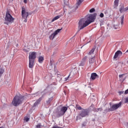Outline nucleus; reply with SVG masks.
<instances>
[{
	"label": "nucleus",
	"instance_id": "1",
	"mask_svg": "<svg viewBox=\"0 0 128 128\" xmlns=\"http://www.w3.org/2000/svg\"><path fill=\"white\" fill-rule=\"evenodd\" d=\"M24 100V96H15L12 101V104L14 106H18L21 104H22V102Z\"/></svg>",
	"mask_w": 128,
	"mask_h": 128
},
{
	"label": "nucleus",
	"instance_id": "2",
	"mask_svg": "<svg viewBox=\"0 0 128 128\" xmlns=\"http://www.w3.org/2000/svg\"><path fill=\"white\" fill-rule=\"evenodd\" d=\"M36 58V52H34L29 54V68H32L34 64V60Z\"/></svg>",
	"mask_w": 128,
	"mask_h": 128
},
{
	"label": "nucleus",
	"instance_id": "3",
	"mask_svg": "<svg viewBox=\"0 0 128 128\" xmlns=\"http://www.w3.org/2000/svg\"><path fill=\"white\" fill-rule=\"evenodd\" d=\"M14 18L12 17L10 12H6L5 17V24L8 26L9 24H12V22H14Z\"/></svg>",
	"mask_w": 128,
	"mask_h": 128
},
{
	"label": "nucleus",
	"instance_id": "4",
	"mask_svg": "<svg viewBox=\"0 0 128 128\" xmlns=\"http://www.w3.org/2000/svg\"><path fill=\"white\" fill-rule=\"evenodd\" d=\"M96 14L90 15L87 18V20L85 21L84 27L88 26V24H92V22H94V20H96Z\"/></svg>",
	"mask_w": 128,
	"mask_h": 128
},
{
	"label": "nucleus",
	"instance_id": "5",
	"mask_svg": "<svg viewBox=\"0 0 128 128\" xmlns=\"http://www.w3.org/2000/svg\"><path fill=\"white\" fill-rule=\"evenodd\" d=\"M90 114V111L88 109H82L81 112H80L79 115L76 116V120H80L81 118H86V116H88Z\"/></svg>",
	"mask_w": 128,
	"mask_h": 128
},
{
	"label": "nucleus",
	"instance_id": "6",
	"mask_svg": "<svg viewBox=\"0 0 128 128\" xmlns=\"http://www.w3.org/2000/svg\"><path fill=\"white\" fill-rule=\"evenodd\" d=\"M67 110L68 107L62 106V108H61L60 110H58V111L56 112V115L57 118H60L62 116H64V114H66Z\"/></svg>",
	"mask_w": 128,
	"mask_h": 128
},
{
	"label": "nucleus",
	"instance_id": "7",
	"mask_svg": "<svg viewBox=\"0 0 128 128\" xmlns=\"http://www.w3.org/2000/svg\"><path fill=\"white\" fill-rule=\"evenodd\" d=\"M122 106V102H120L118 104H116L112 105L110 108L109 109L110 112H113L114 110H118L120 106Z\"/></svg>",
	"mask_w": 128,
	"mask_h": 128
},
{
	"label": "nucleus",
	"instance_id": "8",
	"mask_svg": "<svg viewBox=\"0 0 128 128\" xmlns=\"http://www.w3.org/2000/svg\"><path fill=\"white\" fill-rule=\"evenodd\" d=\"M61 30H62V28L58 29L54 33H52V34H50L49 36L50 40H54V38H56V34H58V32H60Z\"/></svg>",
	"mask_w": 128,
	"mask_h": 128
},
{
	"label": "nucleus",
	"instance_id": "9",
	"mask_svg": "<svg viewBox=\"0 0 128 128\" xmlns=\"http://www.w3.org/2000/svg\"><path fill=\"white\" fill-rule=\"evenodd\" d=\"M78 24L80 30H82V28H84L86 27L84 26V24H86V22H84V19L80 20L78 22Z\"/></svg>",
	"mask_w": 128,
	"mask_h": 128
},
{
	"label": "nucleus",
	"instance_id": "10",
	"mask_svg": "<svg viewBox=\"0 0 128 128\" xmlns=\"http://www.w3.org/2000/svg\"><path fill=\"white\" fill-rule=\"evenodd\" d=\"M22 18H27L28 16V12H26V10L24 8H22Z\"/></svg>",
	"mask_w": 128,
	"mask_h": 128
},
{
	"label": "nucleus",
	"instance_id": "11",
	"mask_svg": "<svg viewBox=\"0 0 128 128\" xmlns=\"http://www.w3.org/2000/svg\"><path fill=\"white\" fill-rule=\"evenodd\" d=\"M122 56V52L120 50H118L116 52L113 58L114 60L118 58H120Z\"/></svg>",
	"mask_w": 128,
	"mask_h": 128
},
{
	"label": "nucleus",
	"instance_id": "12",
	"mask_svg": "<svg viewBox=\"0 0 128 128\" xmlns=\"http://www.w3.org/2000/svg\"><path fill=\"white\" fill-rule=\"evenodd\" d=\"M96 56H94L93 57L89 58L88 62L90 66H92L96 62Z\"/></svg>",
	"mask_w": 128,
	"mask_h": 128
},
{
	"label": "nucleus",
	"instance_id": "13",
	"mask_svg": "<svg viewBox=\"0 0 128 128\" xmlns=\"http://www.w3.org/2000/svg\"><path fill=\"white\" fill-rule=\"evenodd\" d=\"M86 60H88V56H85L83 58L81 62L80 63V66H84L86 64Z\"/></svg>",
	"mask_w": 128,
	"mask_h": 128
},
{
	"label": "nucleus",
	"instance_id": "14",
	"mask_svg": "<svg viewBox=\"0 0 128 128\" xmlns=\"http://www.w3.org/2000/svg\"><path fill=\"white\" fill-rule=\"evenodd\" d=\"M46 96V94H43L42 96V97L40 98L38 100H36L35 103L34 104V106H36L40 102H42V98Z\"/></svg>",
	"mask_w": 128,
	"mask_h": 128
},
{
	"label": "nucleus",
	"instance_id": "15",
	"mask_svg": "<svg viewBox=\"0 0 128 128\" xmlns=\"http://www.w3.org/2000/svg\"><path fill=\"white\" fill-rule=\"evenodd\" d=\"M96 78H98V76L96 74V73H92L90 78V80H96Z\"/></svg>",
	"mask_w": 128,
	"mask_h": 128
},
{
	"label": "nucleus",
	"instance_id": "16",
	"mask_svg": "<svg viewBox=\"0 0 128 128\" xmlns=\"http://www.w3.org/2000/svg\"><path fill=\"white\" fill-rule=\"evenodd\" d=\"M120 0H115L114 2V8H116L118 6V2Z\"/></svg>",
	"mask_w": 128,
	"mask_h": 128
},
{
	"label": "nucleus",
	"instance_id": "17",
	"mask_svg": "<svg viewBox=\"0 0 128 128\" xmlns=\"http://www.w3.org/2000/svg\"><path fill=\"white\" fill-rule=\"evenodd\" d=\"M44 56H40L38 58V62H40V64H42V62H44Z\"/></svg>",
	"mask_w": 128,
	"mask_h": 128
},
{
	"label": "nucleus",
	"instance_id": "18",
	"mask_svg": "<svg viewBox=\"0 0 128 128\" xmlns=\"http://www.w3.org/2000/svg\"><path fill=\"white\" fill-rule=\"evenodd\" d=\"M119 10L121 13L124 12V5H120Z\"/></svg>",
	"mask_w": 128,
	"mask_h": 128
},
{
	"label": "nucleus",
	"instance_id": "19",
	"mask_svg": "<svg viewBox=\"0 0 128 128\" xmlns=\"http://www.w3.org/2000/svg\"><path fill=\"white\" fill-rule=\"evenodd\" d=\"M52 100H54V98L52 96L49 98L48 100L46 101V104H50V102H52Z\"/></svg>",
	"mask_w": 128,
	"mask_h": 128
},
{
	"label": "nucleus",
	"instance_id": "20",
	"mask_svg": "<svg viewBox=\"0 0 128 128\" xmlns=\"http://www.w3.org/2000/svg\"><path fill=\"white\" fill-rule=\"evenodd\" d=\"M96 48H92L91 50L88 52V56H92L94 54V50Z\"/></svg>",
	"mask_w": 128,
	"mask_h": 128
},
{
	"label": "nucleus",
	"instance_id": "21",
	"mask_svg": "<svg viewBox=\"0 0 128 128\" xmlns=\"http://www.w3.org/2000/svg\"><path fill=\"white\" fill-rule=\"evenodd\" d=\"M60 15L59 16H55L52 20V22H54V20H58V18H60Z\"/></svg>",
	"mask_w": 128,
	"mask_h": 128
},
{
	"label": "nucleus",
	"instance_id": "22",
	"mask_svg": "<svg viewBox=\"0 0 128 128\" xmlns=\"http://www.w3.org/2000/svg\"><path fill=\"white\" fill-rule=\"evenodd\" d=\"M4 72V69L0 67V78L2 76Z\"/></svg>",
	"mask_w": 128,
	"mask_h": 128
},
{
	"label": "nucleus",
	"instance_id": "23",
	"mask_svg": "<svg viewBox=\"0 0 128 128\" xmlns=\"http://www.w3.org/2000/svg\"><path fill=\"white\" fill-rule=\"evenodd\" d=\"M84 0H77V2L76 3V6H80V4H82V2H84Z\"/></svg>",
	"mask_w": 128,
	"mask_h": 128
},
{
	"label": "nucleus",
	"instance_id": "24",
	"mask_svg": "<svg viewBox=\"0 0 128 128\" xmlns=\"http://www.w3.org/2000/svg\"><path fill=\"white\" fill-rule=\"evenodd\" d=\"M86 122H83L82 124V128H86Z\"/></svg>",
	"mask_w": 128,
	"mask_h": 128
},
{
	"label": "nucleus",
	"instance_id": "25",
	"mask_svg": "<svg viewBox=\"0 0 128 128\" xmlns=\"http://www.w3.org/2000/svg\"><path fill=\"white\" fill-rule=\"evenodd\" d=\"M76 108H78L79 110H82V107L80 105L76 104Z\"/></svg>",
	"mask_w": 128,
	"mask_h": 128
},
{
	"label": "nucleus",
	"instance_id": "26",
	"mask_svg": "<svg viewBox=\"0 0 128 128\" xmlns=\"http://www.w3.org/2000/svg\"><path fill=\"white\" fill-rule=\"evenodd\" d=\"M24 120L25 122H28V120H30V118L26 116V117L24 118Z\"/></svg>",
	"mask_w": 128,
	"mask_h": 128
},
{
	"label": "nucleus",
	"instance_id": "27",
	"mask_svg": "<svg viewBox=\"0 0 128 128\" xmlns=\"http://www.w3.org/2000/svg\"><path fill=\"white\" fill-rule=\"evenodd\" d=\"M96 12V10L94 8H92L90 10V12Z\"/></svg>",
	"mask_w": 128,
	"mask_h": 128
},
{
	"label": "nucleus",
	"instance_id": "28",
	"mask_svg": "<svg viewBox=\"0 0 128 128\" xmlns=\"http://www.w3.org/2000/svg\"><path fill=\"white\" fill-rule=\"evenodd\" d=\"M124 16H122L121 17V24H124Z\"/></svg>",
	"mask_w": 128,
	"mask_h": 128
},
{
	"label": "nucleus",
	"instance_id": "29",
	"mask_svg": "<svg viewBox=\"0 0 128 128\" xmlns=\"http://www.w3.org/2000/svg\"><path fill=\"white\" fill-rule=\"evenodd\" d=\"M124 74H120L119 75V78L120 80H122V78H124Z\"/></svg>",
	"mask_w": 128,
	"mask_h": 128
},
{
	"label": "nucleus",
	"instance_id": "30",
	"mask_svg": "<svg viewBox=\"0 0 128 128\" xmlns=\"http://www.w3.org/2000/svg\"><path fill=\"white\" fill-rule=\"evenodd\" d=\"M128 96L126 97V98H125V104H128Z\"/></svg>",
	"mask_w": 128,
	"mask_h": 128
},
{
	"label": "nucleus",
	"instance_id": "31",
	"mask_svg": "<svg viewBox=\"0 0 128 128\" xmlns=\"http://www.w3.org/2000/svg\"><path fill=\"white\" fill-rule=\"evenodd\" d=\"M40 126H42V125H40V124H38L36 126V128H40Z\"/></svg>",
	"mask_w": 128,
	"mask_h": 128
},
{
	"label": "nucleus",
	"instance_id": "32",
	"mask_svg": "<svg viewBox=\"0 0 128 128\" xmlns=\"http://www.w3.org/2000/svg\"><path fill=\"white\" fill-rule=\"evenodd\" d=\"M70 74L66 78H65V80L66 81L68 78H70Z\"/></svg>",
	"mask_w": 128,
	"mask_h": 128
},
{
	"label": "nucleus",
	"instance_id": "33",
	"mask_svg": "<svg viewBox=\"0 0 128 128\" xmlns=\"http://www.w3.org/2000/svg\"><path fill=\"white\" fill-rule=\"evenodd\" d=\"M127 10H128V6L124 8V12H126Z\"/></svg>",
	"mask_w": 128,
	"mask_h": 128
},
{
	"label": "nucleus",
	"instance_id": "34",
	"mask_svg": "<svg viewBox=\"0 0 128 128\" xmlns=\"http://www.w3.org/2000/svg\"><path fill=\"white\" fill-rule=\"evenodd\" d=\"M100 18H102L104 16V13H101L100 15Z\"/></svg>",
	"mask_w": 128,
	"mask_h": 128
},
{
	"label": "nucleus",
	"instance_id": "35",
	"mask_svg": "<svg viewBox=\"0 0 128 128\" xmlns=\"http://www.w3.org/2000/svg\"><path fill=\"white\" fill-rule=\"evenodd\" d=\"M94 112H98V108H95L94 110Z\"/></svg>",
	"mask_w": 128,
	"mask_h": 128
},
{
	"label": "nucleus",
	"instance_id": "36",
	"mask_svg": "<svg viewBox=\"0 0 128 128\" xmlns=\"http://www.w3.org/2000/svg\"><path fill=\"white\" fill-rule=\"evenodd\" d=\"M98 112H102V108H98Z\"/></svg>",
	"mask_w": 128,
	"mask_h": 128
},
{
	"label": "nucleus",
	"instance_id": "37",
	"mask_svg": "<svg viewBox=\"0 0 128 128\" xmlns=\"http://www.w3.org/2000/svg\"><path fill=\"white\" fill-rule=\"evenodd\" d=\"M123 93H124V92L122 91L119 92V94H122Z\"/></svg>",
	"mask_w": 128,
	"mask_h": 128
},
{
	"label": "nucleus",
	"instance_id": "38",
	"mask_svg": "<svg viewBox=\"0 0 128 128\" xmlns=\"http://www.w3.org/2000/svg\"><path fill=\"white\" fill-rule=\"evenodd\" d=\"M24 4H26V2H28V0H24Z\"/></svg>",
	"mask_w": 128,
	"mask_h": 128
},
{
	"label": "nucleus",
	"instance_id": "39",
	"mask_svg": "<svg viewBox=\"0 0 128 128\" xmlns=\"http://www.w3.org/2000/svg\"><path fill=\"white\" fill-rule=\"evenodd\" d=\"M24 22H28V20L26 19V18H24Z\"/></svg>",
	"mask_w": 128,
	"mask_h": 128
},
{
	"label": "nucleus",
	"instance_id": "40",
	"mask_svg": "<svg viewBox=\"0 0 128 128\" xmlns=\"http://www.w3.org/2000/svg\"><path fill=\"white\" fill-rule=\"evenodd\" d=\"M16 48H18V44H16Z\"/></svg>",
	"mask_w": 128,
	"mask_h": 128
},
{
	"label": "nucleus",
	"instance_id": "41",
	"mask_svg": "<svg viewBox=\"0 0 128 128\" xmlns=\"http://www.w3.org/2000/svg\"><path fill=\"white\" fill-rule=\"evenodd\" d=\"M68 0H64V2H68Z\"/></svg>",
	"mask_w": 128,
	"mask_h": 128
},
{
	"label": "nucleus",
	"instance_id": "42",
	"mask_svg": "<svg viewBox=\"0 0 128 128\" xmlns=\"http://www.w3.org/2000/svg\"><path fill=\"white\" fill-rule=\"evenodd\" d=\"M50 66H52V65L50 64Z\"/></svg>",
	"mask_w": 128,
	"mask_h": 128
},
{
	"label": "nucleus",
	"instance_id": "43",
	"mask_svg": "<svg viewBox=\"0 0 128 128\" xmlns=\"http://www.w3.org/2000/svg\"><path fill=\"white\" fill-rule=\"evenodd\" d=\"M107 12H107V11L105 12V14H106Z\"/></svg>",
	"mask_w": 128,
	"mask_h": 128
},
{
	"label": "nucleus",
	"instance_id": "44",
	"mask_svg": "<svg viewBox=\"0 0 128 128\" xmlns=\"http://www.w3.org/2000/svg\"><path fill=\"white\" fill-rule=\"evenodd\" d=\"M116 26V28H118V26Z\"/></svg>",
	"mask_w": 128,
	"mask_h": 128
},
{
	"label": "nucleus",
	"instance_id": "45",
	"mask_svg": "<svg viewBox=\"0 0 128 128\" xmlns=\"http://www.w3.org/2000/svg\"><path fill=\"white\" fill-rule=\"evenodd\" d=\"M116 28H115V30H116Z\"/></svg>",
	"mask_w": 128,
	"mask_h": 128
},
{
	"label": "nucleus",
	"instance_id": "46",
	"mask_svg": "<svg viewBox=\"0 0 128 128\" xmlns=\"http://www.w3.org/2000/svg\"><path fill=\"white\" fill-rule=\"evenodd\" d=\"M0 128H4V127H0Z\"/></svg>",
	"mask_w": 128,
	"mask_h": 128
},
{
	"label": "nucleus",
	"instance_id": "47",
	"mask_svg": "<svg viewBox=\"0 0 128 128\" xmlns=\"http://www.w3.org/2000/svg\"><path fill=\"white\" fill-rule=\"evenodd\" d=\"M76 8H78V6H76Z\"/></svg>",
	"mask_w": 128,
	"mask_h": 128
},
{
	"label": "nucleus",
	"instance_id": "48",
	"mask_svg": "<svg viewBox=\"0 0 128 128\" xmlns=\"http://www.w3.org/2000/svg\"><path fill=\"white\" fill-rule=\"evenodd\" d=\"M80 30H78V32H80Z\"/></svg>",
	"mask_w": 128,
	"mask_h": 128
},
{
	"label": "nucleus",
	"instance_id": "49",
	"mask_svg": "<svg viewBox=\"0 0 128 128\" xmlns=\"http://www.w3.org/2000/svg\"><path fill=\"white\" fill-rule=\"evenodd\" d=\"M80 30H78V32H80Z\"/></svg>",
	"mask_w": 128,
	"mask_h": 128
}]
</instances>
